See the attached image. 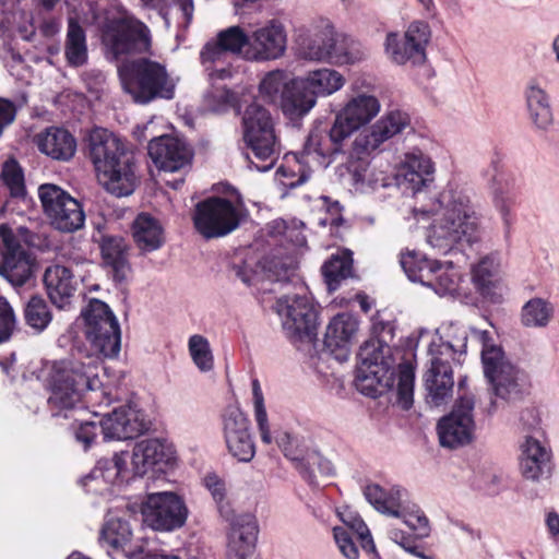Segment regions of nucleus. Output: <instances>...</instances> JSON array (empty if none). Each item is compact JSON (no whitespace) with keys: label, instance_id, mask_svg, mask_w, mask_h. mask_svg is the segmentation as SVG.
Returning a JSON list of instances; mask_svg holds the SVG:
<instances>
[{"label":"nucleus","instance_id":"obj_1","mask_svg":"<svg viewBox=\"0 0 559 559\" xmlns=\"http://www.w3.org/2000/svg\"><path fill=\"white\" fill-rule=\"evenodd\" d=\"M81 316L92 353L78 350L71 358L51 364L46 384L49 390L47 403L53 417L68 418L69 413L80 406L86 392L96 393L102 386V357L114 358L120 352V325L106 302L91 299Z\"/></svg>","mask_w":559,"mask_h":559},{"label":"nucleus","instance_id":"obj_2","mask_svg":"<svg viewBox=\"0 0 559 559\" xmlns=\"http://www.w3.org/2000/svg\"><path fill=\"white\" fill-rule=\"evenodd\" d=\"M379 99L371 94L359 93L350 97L336 114L329 133L312 130L299 154H295L297 170L281 167L277 173L285 178L284 185L290 189L305 183L313 166L326 168L332 156L343 152V143L353 133L367 126L380 112Z\"/></svg>","mask_w":559,"mask_h":559},{"label":"nucleus","instance_id":"obj_3","mask_svg":"<svg viewBox=\"0 0 559 559\" xmlns=\"http://www.w3.org/2000/svg\"><path fill=\"white\" fill-rule=\"evenodd\" d=\"M438 218L429 228L427 242L441 254L479 239V223L472 191L450 183L438 198Z\"/></svg>","mask_w":559,"mask_h":559},{"label":"nucleus","instance_id":"obj_4","mask_svg":"<svg viewBox=\"0 0 559 559\" xmlns=\"http://www.w3.org/2000/svg\"><path fill=\"white\" fill-rule=\"evenodd\" d=\"M88 156L106 191L118 198L134 192L139 185L135 154L122 139L107 129H93Z\"/></svg>","mask_w":559,"mask_h":559},{"label":"nucleus","instance_id":"obj_5","mask_svg":"<svg viewBox=\"0 0 559 559\" xmlns=\"http://www.w3.org/2000/svg\"><path fill=\"white\" fill-rule=\"evenodd\" d=\"M393 336L391 322L373 320L372 337L359 349L355 378L356 389L366 396L374 399L393 386L396 361L389 345Z\"/></svg>","mask_w":559,"mask_h":559},{"label":"nucleus","instance_id":"obj_6","mask_svg":"<svg viewBox=\"0 0 559 559\" xmlns=\"http://www.w3.org/2000/svg\"><path fill=\"white\" fill-rule=\"evenodd\" d=\"M411 128V118L402 110H391L382 116L369 129L358 133L347 151L348 170L357 191L367 192L379 186L385 187L384 178L381 180L369 169V157L381 145L394 135Z\"/></svg>","mask_w":559,"mask_h":559},{"label":"nucleus","instance_id":"obj_7","mask_svg":"<svg viewBox=\"0 0 559 559\" xmlns=\"http://www.w3.org/2000/svg\"><path fill=\"white\" fill-rule=\"evenodd\" d=\"M267 233L273 245L280 241L283 246L286 241L290 247H285L284 253L264 257L255 267L248 261L233 265L235 276L247 286H254L263 281L293 282L296 276L294 249L306 243L305 235L295 227H288L282 219L270 223Z\"/></svg>","mask_w":559,"mask_h":559},{"label":"nucleus","instance_id":"obj_8","mask_svg":"<svg viewBox=\"0 0 559 559\" xmlns=\"http://www.w3.org/2000/svg\"><path fill=\"white\" fill-rule=\"evenodd\" d=\"M473 336L481 344V362L489 392L504 402L522 397L527 386L526 373L516 367L500 346L491 344L488 331L473 330Z\"/></svg>","mask_w":559,"mask_h":559},{"label":"nucleus","instance_id":"obj_9","mask_svg":"<svg viewBox=\"0 0 559 559\" xmlns=\"http://www.w3.org/2000/svg\"><path fill=\"white\" fill-rule=\"evenodd\" d=\"M242 128L243 140L249 150L246 154L249 167L260 173L271 170L282 153L271 114L253 102L243 111Z\"/></svg>","mask_w":559,"mask_h":559},{"label":"nucleus","instance_id":"obj_10","mask_svg":"<svg viewBox=\"0 0 559 559\" xmlns=\"http://www.w3.org/2000/svg\"><path fill=\"white\" fill-rule=\"evenodd\" d=\"M123 90L138 104H148L157 98L173 99L175 83L160 63L139 58L124 61L118 67Z\"/></svg>","mask_w":559,"mask_h":559},{"label":"nucleus","instance_id":"obj_11","mask_svg":"<svg viewBox=\"0 0 559 559\" xmlns=\"http://www.w3.org/2000/svg\"><path fill=\"white\" fill-rule=\"evenodd\" d=\"M32 245V235L26 227L13 228L8 223L0 224V275L14 287H21L34 276L36 262L23 247Z\"/></svg>","mask_w":559,"mask_h":559},{"label":"nucleus","instance_id":"obj_12","mask_svg":"<svg viewBox=\"0 0 559 559\" xmlns=\"http://www.w3.org/2000/svg\"><path fill=\"white\" fill-rule=\"evenodd\" d=\"M299 49L305 59L341 64L355 63L365 56L358 41L349 36H338L330 24L302 38Z\"/></svg>","mask_w":559,"mask_h":559},{"label":"nucleus","instance_id":"obj_13","mask_svg":"<svg viewBox=\"0 0 559 559\" xmlns=\"http://www.w3.org/2000/svg\"><path fill=\"white\" fill-rule=\"evenodd\" d=\"M301 293L284 295L276 300L275 311L282 319L286 336L294 343H311L316 337L318 312L312 299Z\"/></svg>","mask_w":559,"mask_h":559},{"label":"nucleus","instance_id":"obj_14","mask_svg":"<svg viewBox=\"0 0 559 559\" xmlns=\"http://www.w3.org/2000/svg\"><path fill=\"white\" fill-rule=\"evenodd\" d=\"M106 52L118 60L122 56L146 52L151 47L148 27L141 21L124 16L108 20L102 27Z\"/></svg>","mask_w":559,"mask_h":559},{"label":"nucleus","instance_id":"obj_15","mask_svg":"<svg viewBox=\"0 0 559 559\" xmlns=\"http://www.w3.org/2000/svg\"><path fill=\"white\" fill-rule=\"evenodd\" d=\"M241 213L231 201L210 197L195 205L193 224L200 235L206 239L224 237L240 225Z\"/></svg>","mask_w":559,"mask_h":559},{"label":"nucleus","instance_id":"obj_16","mask_svg":"<svg viewBox=\"0 0 559 559\" xmlns=\"http://www.w3.org/2000/svg\"><path fill=\"white\" fill-rule=\"evenodd\" d=\"M38 198L53 228L73 233L84 226L85 213L82 204L61 187L44 183L38 188Z\"/></svg>","mask_w":559,"mask_h":559},{"label":"nucleus","instance_id":"obj_17","mask_svg":"<svg viewBox=\"0 0 559 559\" xmlns=\"http://www.w3.org/2000/svg\"><path fill=\"white\" fill-rule=\"evenodd\" d=\"M474 408V394L460 392L452 411L437 424L439 441L443 448L456 449L472 442L476 427Z\"/></svg>","mask_w":559,"mask_h":559},{"label":"nucleus","instance_id":"obj_18","mask_svg":"<svg viewBox=\"0 0 559 559\" xmlns=\"http://www.w3.org/2000/svg\"><path fill=\"white\" fill-rule=\"evenodd\" d=\"M141 513L146 526L160 532L180 528L188 518L185 501L171 491L148 493L142 503Z\"/></svg>","mask_w":559,"mask_h":559},{"label":"nucleus","instance_id":"obj_19","mask_svg":"<svg viewBox=\"0 0 559 559\" xmlns=\"http://www.w3.org/2000/svg\"><path fill=\"white\" fill-rule=\"evenodd\" d=\"M430 27L426 22L415 21L409 24L404 35L388 33L384 51L388 58L396 64L411 62L421 64L426 60V46L430 39Z\"/></svg>","mask_w":559,"mask_h":559},{"label":"nucleus","instance_id":"obj_20","mask_svg":"<svg viewBox=\"0 0 559 559\" xmlns=\"http://www.w3.org/2000/svg\"><path fill=\"white\" fill-rule=\"evenodd\" d=\"M223 436L229 453L240 462H250L255 445L250 432V421L237 405H228L222 414Z\"/></svg>","mask_w":559,"mask_h":559},{"label":"nucleus","instance_id":"obj_21","mask_svg":"<svg viewBox=\"0 0 559 559\" xmlns=\"http://www.w3.org/2000/svg\"><path fill=\"white\" fill-rule=\"evenodd\" d=\"M286 47V28L280 20L272 19L252 32L250 48L243 53L251 61L276 60L284 56Z\"/></svg>","mask_w":559,"mask_h":559},{"label":"nucleus","instance_id":"obj_22","mask_svg":"<svg viewBox=\"0 0 559 559\" xmlns=\"http://www.w3.org/2000/svg\"><path fill=\"white\" fill-rule=\"evenodd\" d=\"M251 388L254 418L258 430L260 432L261 441L265 444H271L273 441H275L278 448L283 451L284 455L296 462V468L299 471L302 477L307 481L312 483L313 475L306 467L305 459H299L294 454L293 437L290 436V433L284 431L277 433L275 438L272 437L267 419V413L264 405V396L258 379H253L251 381Z\"/></svg>","mask_w":559,"mask_h":559},{"label":"nucleus","instance_id":"obj_23","mask_svg":"<svg viewBox=\"0 0 559 559\" xmlns=\"http://www.w3.org/2000/svg\"><path fill=\"white\" fill-rule=\"evenodd\" d=\"M554 466L551 449L534 437H526L519 454L522 477L532 483H542L551 477Z\"/></svg>","mask_w":559,"mask_h":559},{"label":"nucleus","instance_id":"obj_24","mask_svg":"<svg viewBox=\"0 0 559 559\" xmlns=\"http://www.w3.org/2000/svg\"><path fill=\"white\" fill-rule=\"evenodd\" d=\"M174 461L173 445L157 438L136 442L131 455L133 472L138 476H143L150 471L164 472Z\"/></svg>","mask_w":559,"mask_h":559},{"label":"nucleus","instance_id":"obj_25","mask_svg":"<svg viewBox=\"0 0 559 559\" xmlns=\"http://www.w3.org/2000/svg\"><path fill=\"white\" fill-rule=\"evenodd\" d=\"M148 155L155 166L164 171H179L190 165L192 151L189 145L171 135H163L148 143Z\"/></svg>","mask_w":559,"mask_h":559},{"label":"nucleus","instance_id":"obj_26","mask_svg":"<svg viewBox=\"0 0 559 559\" xmlns=\"http://www.w3.org/2000/svg\"><path fill=\"white\" fill-rule=\"evenodd\" d=\"M259 526L254 515L242 513L234 515L227 534V559H247L253 551L258 539Z\"/></svg>","mask_w":559,"mask_h":559},{"label":"nucleus","instance_id":"obj_27","mask_svg":"<svg viewBox=\"0 0 559 559\" xmlns=\"http://www.w3.org/2000/svg\"><path fill=\"white\" fill-rule=\"evenodd\" d=\"M429 367L424 376L427 390V403L431 406H440L445 403L453 393L454 379L452 364L438 355H429Z\"/></svg>","mask_w":559,"mask_h":559},{"label":"nucleus","instance_id":"obj_28","mask_svg":"<svg viewBox=\"0 0 559 559\" xmlns=\"http://www.w3.org/2000/svg\"><path fill=\"white\" fill-rule=\"evenodd\" d=\"M105 440H128L141 435L145 429L142 414L130 405H123L100 419Z\"/></svg>","mask_w":559,"mask_h":559},{"label":"nucleus","instance_id":"obj_29","mask_svg":"<svg viewBox=\"0 0 559 559\" xmlns=\"http://www.w3.org/2000/svg\"><path fill=\"white\" fill-rule=\"evenodd\" d=\"M435 165L431 158L418 148L404 155L396 174L400 186H404L413 193L420 192L433 179Z\"/></svg>","mask_w":559,"mask_h":559},{"label":"nucleus","instance_id":"obj_30","mask_svg":"<svg viewBox=\"0 0 559 559\" xmlns=\"http://www.w3.org/2000/svg\"><path fill=\"white\" fill-rule=\"evenodd\" d=\"M358 331L357 319L348 312L332 318L324 334V347L338 361H345Z\"/></svg>","mask_w":559,"mask_h":559},{"label":"nucleus","instance_id":"obj_31","mask_svg":"<svg viewBox=\"0 0 559 559\" xmlns=\"http://www.w3.org/2000/svg\"><path fill=\"white\" fill-rule=\"evenodd\" d=\"M43 281L50 301L59 309H68L79 286L71 269L50 265L45 270Z\"/></svg>","mask_w":559,"mask_h":559},{"label":"nucleus","instance_id":"obj_32","mask_svg":"<svg viewBox=\"0 0 559 559\" xmlns=\"http://www.w3.org/2000/svg\"><path fill=\"white\" fill-rule=\"evenodd\" d=\"M93 240L99 245L105 265L116 283L126 282L131 267L127 259V243L121 236L104 235L99 229L93 235Z\"/></svg>","mask_w":559,"mask_h":559},{"label":"nucleus","instance_id":"obj_33","mask_svg":"<svg viewBox=\"0 0 559 559\" xmlns=\"http://www.w3.org/2000/svg\"><path fill=\"white\" fill-rule=\"evenodd\" d=\"M442 335L432 338L428 355H438L455 364H461L466 354L468 334L464 326L450 323L442 326Z\"/></svg>","mask_w":559,"mask_h":559},{"label":"nucleus","instance_id":"obj_34","mask_svg":"<svg viewBox=\"0 0 559 559\" xmlns=\"http://www.w3.org/2000/svg\"><path fill=\"white\" fill-rule=\"evenodd\" d=\"M492 203L501 218L504 238L509 240L516 221L514 213L516 191L512 179L504 178L503 176L495 178L492 185Z\"/></svg>","mask_w":559,"mask_h":559},{"label":"nucleus","instance_id":"obj_35","mask_svg":"<svg viewBox=\"0 0 559 559\" xmlns=\"http://www.w3.org/2000/svg\"><path fill=\"white\" fill-rule=\"evenodd\" d=\"M316 104L314 96L302 78L299 76L290 80L278 106L286 117L295 120L307 116Z\"/></svg>","mask_w":559,"mask_h":559},{"label":"nucleus","instance_id":"obj_36","mask_svg":"<svg viewBox=\"0 0 559 559\" xmlns=\"http://www.w3.org/2000/svg\"><path fill=\"white\" fill-rule=\"evenodd\" d=\"M37 146L41 153L52 159L67 162L76 151V141L68 130L50 127L38 135Z\"/></svg>","mask_w":559,"mask_h":559},{"label":"nucleus","instance_id":"obj_37","mask_svg":"<svg viewBox=\"0 0 559 559\" xmlns=\"http://www.w3.org/2000/svg\"><path fill=\"white\" fill-rule=\"evenodd\" d=\"M364 496L378 512L394 518L408 493L401 486L383 488L378 484H369L364 488Z\"/></svg>","mask_w":559,"mask_h":559},{"label":"nucleus","instance_id":"obj_38","mask_svg":"<svg viewBox=\"0 0 559 559\" xmlns=\"http://www.w3.org/2000/svg\"><path fill=\"white\" fill-rule=\"evenodd\" d=\"M134 241L143 252H152L159 249L164 241V229L155 217L146 213L136 216L132 224Z\"/></svg>","mask_w":559,"mask_h":559},{"label":"nucleus","instance_id":"obj_39","mask_svg":"<svg viewBox=\"0 0 559 559\" xmlns=\"http://www.w3.org/2000/svg\"><path fill=\"white\" fill-rule=\"evenodd\" d=\"M400 264L409 281L430 287L441 263L415 251H408L401 254Z\"/></svg>","mask_w":559,"mask_h":559},{"label":"nucleus","instance_id":"obj_40","mask_svg":"<svg viewBox=\"0 0 559 559\" xmlns=\"http://www.w3.org/2000/svg\"><path fill=\"white\" fill-rule=\"evenodd\" d=\"M311 94L317 100L318 97H328L338 92L345 85V78L334 69L321 68L309 71L301 76Z\"/></svg>","mask_w":559,"mask_h":559},{"label":"nucleus","instance_id":"obj_41","mask_svg":"<svg viewBox=\"0 0 559 559\" xmlns=\"http://www.w3.org/2000/svg\"><path fill=\"white\" fill-rule=\"evenodd\" d=\"M64 58L72 68H80L87 63L88 50L86 34L79 22L70 17L64 41Z\"/></svg>","mask_w":559,"mask_h":559},{"label":"nucleus","instance_id":"obj_42","mask_svg":"<svg viewBox=\"0 0 559 559\" xmlns=\"http://www.w3.org/2000/svg\"><path fill=\"white\" fill-rule=\"evenodd\" d=\"M499 266V257L492 253L481 258L472 267V282L477 292L485 298H492L493 296Z\"/></svg>","mask_w":559,"mask_h":559},{"label":"nucleus","instance_id":"obj_43","mask_svg":"<svg viewBox=\"0 0 559 559\" xmlns=\"http://www.w3.org/2000/svg\"><path fill=\"white\" fill-rule=\"evenodd\" d=\"M127 452L115 453L110 459H100L92 472L82 478V485L87 487L93 480L103 481L105 485L115 484L122 477L129 461Z\"/></svg>","mask_w":559,"mask_h":559},{"label":"nucleus","instance_id":"obj_44","mask_svg":"<svg viewBox=\"0 0 559 559\" xmlns=\"http://www.w3.org/2000/svg\"><path fill=\"white\" fill-rule=\"evenodd\" d=\"M131 534L130 525L126 520L108 513L100 531L99 540L102 545H107L116 550L121 548L126 556L132 559V554L136 552L124 548L130 540Z\"/></svg>","mask_w":559,"mask_h":559},{"label":"nucleus","instance_id":"obj_45","mask_svg":"<svg viewBox=\"0 0 559 559\" xmlns=\"http://www.w3.org/2000/svg\"><path fill=\"white\" fill-rule=\"evenodd\" d=\"M526 103L530 117L536 128L548 130L552 124V111L547 94L538 85L531 84L526 90Z\"/></svg>","mask_w":559,"mask_h":559},{"label":"nucleus","instance_id":"obj_46","mask_svg":"<svg viewBox=\"0 0 559 559\" xmlns=\"http://www.w3.org/2000/svg\"><path fill=\"white\" fill-rule=\"evenodd\" d=\"M322 275L330 292L336 290L342 281L353 275V258L349 251L333 254L323 265Z\"/></svg>","mask_w":559,"mask_h":559},{"label":"nucleus","instance_id":"obj_47","mask_svg":"<svg viewBox=\"0 0 559 559\" xmlns=\"http://www.w3.org/2000/svg\"><path fill=\"white\" fill-rule=\"evenodd\" d=\"M336 514L341 522L343 523L342 527H345L348 532L350 531L353 534L357 536L360 542L361 548L366 552L373 554L378 559H381L379 554L377 552L376 545L368 528L367 524L364 522L361 516L354 510L348 507H343L336 509Z\"/></svg>","mask_w":559,"mask_h":559},{"label":"nucleus","instance_id":"obj_48","mask_svg":"<svg viewBox=\"0 0 559 559\" xmlns=\"http://www.w3.org/2000/svg\"><path fill=\"white\" fill-rule=\"evenodd\" d=\"M554 316L552 305L543 298H532L521 310V322L526 328H545Z\"/></svg>","mask_w":559,"mask_h":559},{"label":"nucleus","instance_id":"obj_49","mask_svg":"<svg viewBox=\"0 0 559 559\" xmlns=\"http://www.w3.org/2000/svg\"><path fill=\"white\" fill-rule=\"evenodd\" d=\"M290 80L284 70L266 73L259 84L260 96L271 104L280 105Z\"/></svg>","mask_w":559,"mask_h":559},{"label":"nucleus","instance_id":"obj_50","mask_svg":"<svg viewBox=\"0 0 559 559\" xmlns=\"http://www.w3.org/2000/svg\"><path fill=\"white\" fill-rule=\"evenodd\" d=\"M394 518L401 519L405 525L421 538L427 537L430 534L428 518L417 504L408 500V497Z\"/></svg>","mask_w":559,"mask_h":559},{"label":"nucleus","instance_id":"obj_51","mask_svg":"<svg viewBox=\"0 0 559 559\" xmlns=\"http://www.w3.org/2000/svg\"><path fill=\"white\" fill-rule=\"evenodd\" d=\"M461 281L460 272L453 266L452 262L441 263L436 272V276L430 285L439 296H454L459 290Z\"/></svg>","mask_w":559,"mask_h":559},{"label":"nucleus","instance_id":"obj_52","mask_svg":"<svg viewBox=\"0 0 559 559\" xmlns=\"http://www.w3.org/2000/svg\"><path fill=\"white\" fill-rule=\"evenodd\" d=\"M52 319L47 302L40 296H33L25 307V321L34 330L44 331Z\"/></svg>","mask_w":559,"mask_h":559},{"label":"nucleus","instance_id":"obj_53","mask_svg":"<svg viewBox=\"0 0 559 559\" xmlns=\"http://www.w3.org/2000/svg\"><path fill=\"white\" fill-rule=\"evenodd\" d=\"M216 40L231 55L239 56L243 48H250V36L240 26H229L218 32Z\"/></svg>","mask_w":559,"mask_h":559},{"label":"nucleus","instance_id":"obj_54","mask_svg":"<svg viewBox=\"0 0 559 559\" xmlns=\"http://www.w3.org/2000/svg\"><path fill=\"white\" fill-rule=\"evenodd\" d=\"M190 356L202 372H207L214 367L213 354L209 341L199 334L190 336L189 342Z\"/></svg>","mask_w":559,"mask_h":559},{"label":"nucleus","instance_id":"obj_55","mask_svg":"<svg viewBox=\"0 0 559 559\" xmlns=\"http://www.w3.org/2000/svg\"><path fill=\"white\" fill-rule=\"evenodd\" d=\"M1 179L11 197L23 198L26 193L24 173L15 159H8L2 166Z\"/></svg>","mask_w":559,"mask_h":559},{"label":"nucleus","instance_id":"obj_56","mask_svg":"<svg viewBox=\"0 0 559 559\" xmlns=\"http://www.w3.org/2000/svg\"><path fill=\"white\" fill-rule=\"evenodd\" d=\"M397 376V403L403 409H409L414 401V368L409 364H400Z\"/></svg>","mask_w":559,"mask_h":559},{"label":"nucleus","instance_id":"obj_57","mask_svg":"<svg viewBox=\"0 0 559 559\" xmlns=\"http://www.w3.org/2000/svg\"><path fill=\"white\" fill-rule=\"evenodd\" d=\"M75 441L80 443L83 449L88 450L102 432L100 419L98 421L84 418H74L72 425Z\"/></svg>","mask_w":559,"mask_h":559},{"label":"nucleus","instance_id":"obj_58","mask_svg":"<svg viewBox=\"0 0 559 559\" xmlns=\"http://www.w3.org/2000/svg\"><path fill=\"white\" fill-rule=\"evenodd\" d=\"M389 538L402 547L406 552L420 559H436L433 555H427L425 548L419 545L416 539L406 532L399 528H391L388 532Z\"/></svg>","mask_w":559,"mask_h":559},{"label":"nucleus","instance_id":"obj_59","mask_svg":"<svg viewBox=\"0 0 559 559\" xmlns=\"http://www.w3.org/2000/svg\"><path fill=\"white\" fill-rule=\"evenodd\" d=\"M16 328V318L9 301L0 295V344L8 342Z\"/></svg>","mask_w":559,"mask_h":559},{"label":"nucleus","instance_id":"obj_60","mask_svg":"<svg viewBox=\"0 0 559 559\" xmlns=\"http://www.w3.org/2000/svg\"><path fill=\"white\" fill-rule=\"evenodd\" d=\"M332 531L334 542L342 556L346 559H358L359 550L353 539L350 532L342 526H334Z\"/></svg>","mask_w":559,"mask_h":559},{"label":"nucleus","instance_id":"obj_61","mask_svg":"<svg viewBox=\"0 0 559 559\" xmlns=\"http://www.w3.org/2000/svg\"><path fill=\"white\" fill-rule=\"evenodd\" d=\"M227 51L215 39L206 43L200 52V59L206 70L218 63H224Z\"/></svg>","mask_w":559,"mask_h":559},{"label":"nucleus","instance_id":"obj_62","mask_svg":"<svg viewBox=\"0 0 559 559\" xmlns=\"http://www.w3.org/2000/svg\"><path fill=\"white\" fill-rule=\"evenodd\" d=\"M305 464H306V467L308 468V471L312 473V475H314V473L312 469L309 468V465H314V464H317L319 471L326 476L332 475L334 473V468H333L331 462L328 460H323L317 453L308 455L307 461L305 460ZM313 478H316V476H313ZM308 483L310 485H314L316 479H313L312 483H310V481H308Z\"/></svg>","mask_w":559,"mask_h":559},{"label":"nucleus","instance_id":"obj_63","mask_svg":"<svg viewBox=\"0 0 559 559\" xmlns=\"http://www.w3.org/2000/svg\"><path fill=\"white\" fill-rule=\"evenodd\" d=\"M205 486L216 501H222L225 495L224 484L216 475H209L205 478Z\"/></svg>","mask_w":559,"mask_h":559},{"label":"nucleus","instance_id":"obj_64","mask_svg":"<svg viewBox=\"0 0 559 559\" xmlns=\"http://www.w3.org/2000/svg\"><path fill=\"white\" fill-rule=\"evenodd\" d=\"M212 97H217L221 100L218 105L212 106V110L214 111L225 110L235 100L234 93L226 88L216 90L215 94H213Z\"/></svg>","mask_w":559,"mask_h":559}]
</instances>
